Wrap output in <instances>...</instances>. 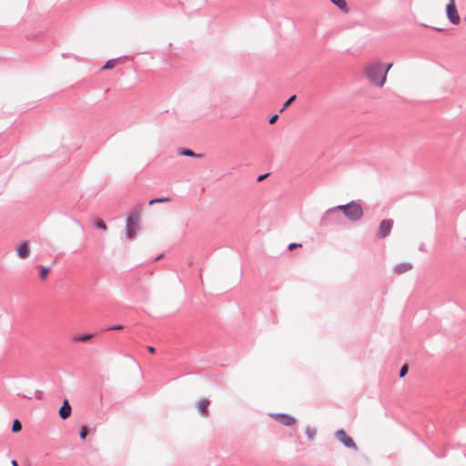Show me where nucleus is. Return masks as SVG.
<instances>
[{
	"label": "nucleus",
	"mask_w": 466,
	"mask_h": 466,
	"mask_svg": "<svg viewBox=\"0 0 466 466\" xmlns=\"http://www.w3.org/2000/svg\"><path fill=\"white\" fill-rule=\"evenodd\" d=\"M392 64L386 65L380 61H373L363 66L362 73L370 84L382 87L387 81L388 72Z\"/></svg>",
	"instance_id": "f257e3e1"
},
{
	"label": "nucleus",
	"mask_w": 466,
	"mask_h": 466,
	"mask_svg": "<svg viewBox=\"0 0 466 466\" xmlns=\"http://www.w3.org/2000/svg\"><path fill=\"white\" fill-rule=\"evenodd\" d=\"M336 209L342 210L344 215L350 220L356 221L362 218L363 209L360 203L351 201L347 205H339L337 208H330L327 214L334 212Z\"/></svg>",
	"instance_id": "f03ea898"
},
{
	"label": "nucleus",
	"mask_w": 466,
	"mask_h": 466,
	"mask_svg": "<svg viewBox=\"0 0 466 466\" xmlns=\"http://www.w3.org/2000/svg\"><path fill=\"white\" fill-rule=\"evenodd\" d=\"M448 19L454 25H458L460 23V15L457 12L454 0H451V3L447 5L446 8Z\"/></svg>",
	"instance_id": "7ed1b4c3"
},
{
	"label": "nucleus",
	"mask_w": 466,
	"mask_h": 466,
	"mask_svg": "<svg viewBox=\"0 0 466 466\" xmlns=\"http://www.w3.org/2000/svg\"><path fill=\"white\" fill-rule=\"evenodd\" d=\"M271 417L285 426H292L295 424L296 420L289 414L276 413L272 414Z\"/></svg>",
	"instance_id": "20e7f679"
},
{
	"label": "nucleus",
	"mask_w": 466,
	"mask_h": 466,
	"mask_svg": "<svg viewBox=\"0 0 466 466\" xmlns=\"http://www.w3.org/2000/svg\"><path fill=\"white\" fill-rule=\"evenodd\" d=\"M337 438L348 448L356 449L354 441L347 434L344 430H339L336 432Z\"/></svg>",
	"instance_id": "39448f33"
},
{
	"label": "nucleus",
	"mask_w": 466,
	"mask_h": 466,
	"mask_svg": "<svg viewBox=\"0 0 466 466\" xmlns=\"http://www.w3.org/2000/svg\"><path fill=\"white\" fill-rule=\"evenodd\" d=\"M392 224H393V222L390 219L382 220L379 227L378 236L381 238L388 236L391 230Z\"/></svg>",
	"instance_id": "423d86ee"
},
{
	"label": "nucleus",
	"mask_w": 466,
	"mask_h": 466,
	"mask_svg": "<svg viewBox=\"0 0 466 466\" xmlns=\"http://www.w3.org/2000/svg\"><path fill=\"white\" fill-rule=\"evenodd\" d=\"M16 253H17L18 257L23 259L28 258V256L30 254V249H29L27 243L26 242L21 243L16 248Z\"/></svg>",
	"instance_id": "0eeeda50"
},
{
	"label": "nucleus",
	"mask_w": 466,
	"mask_h": 466,
	"mask_svg": "<svg viewBox=\"0 0 466 466\" xmlns=\"http://www.w3.org/2000/svg\"><path fill=\"white\" fill-rule=\"evenodd\" d=\"M413 268L412 264L410 262H403L399 265H397L394 268V272L398 275L404 274L406 272H409Z\"/></svg>",
	"instance_id": "6e6552de"
},
{
	"label": "nucleus",
	"mask_w": 466,
	"mask_h": 466,
	"mask_svg": "<svg viewBox=\"0 0 466 466\" xmlns=\"http://www.w3.org/2000/svg\"><path fill=\"white\" fill-rule=\"evenodd\" d=\"M209 400H201L198 402L197 408L198 412L203 416L208 415V407H209Z\"/></svg>",
	"instance_id": "1a4fd4ad"
},
{
	"label": "nucleus",
	"mask_w": 466,
	"mask_h": 466,
	"mask_svg": "<svg viewBox=\"0 0 466 466\" xmlns=\"http://www.w3.org/2000/svg\"><path fill=\"white\" fill-rule=\"evenodd\" d=\"M71 414V406L67 400H66L62 405V407L59 410V416L66 420L67 419Z\"/></svg>",
	"instance_id": "9d476101"
},
{
	"label": "nucleus",
	"mask_w": 466,
	"mask_h": 466,
	"mask_svg": "<svg viewBox=\"0 0 466 466\" xmlns=\"http://www.w3.org/2000/svg\"><path fill=\"white\" fill-rule=\"evenodd\" d=\"M94 338V334L87 333L84 335H75L72 338V340L75 342H86Z\"/></svg>",
	"instance_id": "9b49d317"
},
{
	"label": "nucleus",
	"mask_w": 466,
	"mask_h": 466,
	"mask_svg": "<svg viewBox=\"0 0 466 466\" xmlns=\"http://www.w3.org/2000/svg\"><path fill=\"white\" fill-rule=\"evenodd\" d=\"M139 217H140V211L136 210V211L132 212L127 218V224L135 225L138 221Z\"/></svg>",
	"instance_id": "f8f14e48"
},
{
	"label": "nucleus",
	"mask_w": 466,
	"mask_h": 466,
	"mask_svg": "<svg viewBox=\"0 0 466 466\" xmlns=\"http://www.w3.org/2000/svg\"><path fill=\"white\" fill-rule=\"evenodd\" d=\"M331 2L341 10H347V3L345 0H331Z\"/></svg>",
	"instance_id": "ddd939ff"
},
{
	"label": "nucleus",
	"mask_w": 466,
	"mask_h": 466,
	"mask_svg": "<svg viewBox=\"0 0 466 466\" xmlns=\"http://www.w3.org/2000/svg\"><path fill=\"white\" fill-rule=\"evenodd\" d=\"M117 63V59H111V60H108L105 66L102 67L103 70H107V69H112L116 66Z\"/></svg>",
	"instance_id": "4468645a"
},
{
	"label": "nucleus",
	"mask_w": 466,
	"mask_h": 466,
	"mask_svg": "<svg viewBox=\"0 0 466 466\" xmlns=\"http://www.w3.org/2000/svg\"><path fill=\"white\" fill-rule=\"evenodd\" d=\"M22 430V425L18 420H15L12 425V431L17 433Z\"/></svg>",
	"instance_id": "2eb2a0df"
},
{
	"label": "nucleus",
	"mask_w": 466,
	"mask_h": 466,
	"mask_svg": "<svg viewBox=\"0 0 466 466\" xmlns=\"http://www.w3.org/2000/svg\"><path fill=\"white\" fill-rule=\"evenodd\" d=\"M49 271H50L49 268L40 267V274H39L40 278L42 279H46L49 274Z\"/></svg>",
	"instance_id": "dca6fc26"
},
{
	"label": "nucleus",
	"mask_w": 466,
	"mask_h": 466,
	"mask_svg": "<svg viewBox=\"0 0 466 466\" xmlns=\"http://www.w3.org/2000/svg\"><path fill=\"white\" fill-rule=\"evenodd\" d=\"M135 235V228L132 224H127V236L128 238H132Z\"/></svg>",
	"instance_id": "f3484780"
},
{
	"label": "nucleus",
	"mask_w": 466,
	"mask_h": 466,
	"mask_svg": "<svg viewBox=\"0 0 466 466\" xmlns=\"http://www.w3.org/2000/svg\"><path fill=\"white\" fill-rule=\"evenodd\" d=\"M170 201V198H155V199H151L149 201V205H154L155 203H163V202H169Z\"/></svg>",
	"instance_id": "a211bd4d"
},
{
	"label": "nucleus",
	"mask_w": 466,
	"mask_h": 466,
	"mask_svg": "<svg viewBox=\"0 0 466 466\" xmlns=\"http://www.w3.org/2000/svg\"><path fill=\"white\" fill-rule=\"evenodd\" d=\"M95 225L97 228H100V229H103V230H106L107 229V227L106 225L105 224V222L101 219H96V222H95Z\"/></svg>",
	"instance_id": "6ab92c4d"
},
{
	"label": "nucleus",
	"mask_w": 466,
	"mask_h": 466,
	"mask_svg": "<svg viewBox=\"0 0 466 466\" xmlns=\"http://www.w3.org/2000/svg\"><path fill=\"white\" fill-rule=\"evenodd\" d=\"M296 99V96H290L284 104L283 107L280 109V112H283L294 100Z\"/></svg>",
	"instance_id": "aec40b11"
},
{
	"label": "nucleus",
	"mask_w": 466,
	"mask_h": 466,
	"mask_svg": "<svg viewBox=\"0 0 466 466\" xmlns=\"http://www.w3.org/2000/svg\"><path fill=\"white\" fill-rule=\"evenodd\" d=\"M88 434V429L86 426H83L80 431V438L85 440Z\"/></svg>",
	"instance_id": "412c9836"
},
{
	"label": "nucleus",
	"mask_w": 466,
	"mask_h": 466,
	"mask_svg": "<svg viewBox=\"0 0 466 466\" xmlns=\"http://www.w3.org/2000/svg\"><path fill=\"white\" fill-rule=\"evenodd\" d=\"M408 372V365H403L400 371V377L403 378Z\"/></svg>",
	"instance_id": "4be33fe9"
},
{
	"label": "nucleus",
	"mask_w": 466,
	"mask_h": 466,
	"mask_svg": "<svg viewBox=\"0 0 466 466\" xmlns=\"http://www.w3.org/2000/svg\"><path fill=\"white\" fill-rule=\"evenodd\" d=\"M181 154L184 155V156H189V157H192V156L195 155L194 152L191 151L190 149H183L181 151Z\"/></svg>",
	"instance_id": "5701e85b"
},
{
	"label": "nucleus",
	"mask_w": 466,
	"mask_h": 466,
	"mask_svg": "<svg viewBox=\"0 0 466 466\" xmlns=\"http://www.w3.org/2000/svg\"><path fill=\"white\" fill-rule=\"evenodd\" d=\"M278 118H279V116H278V115H274L273 116H271V117H270V119H269V124H270V125L275 124V123H276V121L278 120Z\"/></svg>",
	"instance_id": "b1692460"
},
{
	"label": "nucleus",
	"mask_w": 466,
	"mask_h": 466,
	"mask_svg": "<svg viewBox=\"0 0 466 466\" xmlns=\"http://www.w3.org/2000/svg\"><path fill=\"white\" fill-rule=\"evenodd\" d=\"M302 245L301 244H297V243H291L289 244V250H293L294 248H298V247H301Z\"/></svg>",
	"instance_id": "393cba45"
},
{
	"label": "nucleus",
	"mask_w": 466,
	"mask_h": 466,
	"mask_svg": "<svg viewBox=\"0 0 466 466\" xmlns=\"http://www.w3.org/2000/svg\"><path fill=\"white\" fill-rule=\"evenodd\" d=\"M123 329V326H121V325L115 326V327L111 328V329Z\"/></svg>",
	"instance_id": "a878e982"
},
{
	"label": "nucleus",
	"mask_w": 466,
	"mask_h": 466,
	"mask_svg": "<svg viewBox=\"0 0 466 466\" xmlns=\"http://www.w3.org/2000/svg\"><path fill=\"white\" fill-rule=\"evenodd\" d=\"M147 350L150 353H155V349L153 347H148Z\"/></svg>",
	"instance_id": "bb28decb"
},
{
	"label": "nucleus",
	"mask_w": 466,
	"mask_h": 466,
	"mask_svg": "<svg viewBox=\"0 0 466 466\" xmlns=\"http://www.w3.org/2000/svg\"><path fill=\"white\" fill-rule=\"evenodd\" d=\"M11 464H12V466H18L17 461L15 460L11 461Z\"/></svg>",
	"instance_id": "cd10ccee"
},
{
	"label": "nucleus",
	"mask_w": 466,
	"mask_h": 466,
	"mask_svg": "<svg viewBox=\"0 0 466 466\" xmlns=\"http://www.w3.org/2000/svg\"><path fill=\"white\" fill-rule=\"evenodd\" d=\"M264 177H265V176H260L258 180L261 181Z\"/></svg>",
	"instance_id": "c85d7f7f"
},
{
	"label": "nucleus",
	"mask_w": 466,
	"mask_h": 466,
	"mask_svg": "<svg viewBox=\"0 0 466 466\" xmlns=\"http://www.w3.org/2000/svg\"><path fill=\"white\" fill-rule=\"evenodd\" d=\"M465 21H466V16L464 17Z\"/></svg>",
	"instance_id": "c756f323"
}]
</instances>
